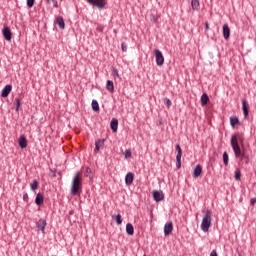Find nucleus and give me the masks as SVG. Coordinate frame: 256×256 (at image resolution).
Instances as JSON below:
<instances>
[{
    "mask_svg": "<svg viewBox=\"0 0 256 256\" xmlns=\"http://www.w3.org/2000/svg\"><path fill=\"white\" fill-rule=\"evenodd\" d=\"M81 189H83V176L78 172L72 179L71 195H81Z\"/></svg>",
    "mask_w": 256,
    "mask_h": 256,
    "instance_id": "nucleus-1",
    "label": "nucleus"
},
{
    "mask_svg": "<svg viewBox=\"0 0 256 256\" xmlns=\"http://www.w3.org/2000/svg\"><path fill=\"white\" fill-rule=\"evenodd\" d=\"M212 216H213V212H211V210H206L201 223V229L202 231H204V233H207V231H209V227H211Z\"/></svg>",
    "mask_w": 256,
    "mask_h": 256,
    "instance_id": "nucleus-2",
    "label": "nucleus"
},
{
    "mask_svg": "<svg viewBox=\"0 0 256 256\" xmlns=\"http://www.w3.org/2000/svg\"><path fill=\"white\" fill-rule=\"evenodd\" d=\"M231 147H232L236 157H238V158L241 157V159H243V157H245V154H243L241 152V147L239 146L237 135H232V137H231Z\"/></svg>",
    "mask_w": 256,
    "mask_h": 256,
    "instance_id": "nucleus-3",
    "label": "nucleus"
},
{
    "mask_svg": "<svg viewBox=\"0 0 256 256\" xmlns=\"http://www.w3.org/2000/svg\"><path fill=\"white\" fill-rule=\"evenodd\" d=\"M154 55L156 57V64L158 65V67H162L163 63H165V57H163V53L160 52L159 49H155Z\"/></svg>",
    "mask_w": 256,
    "mask_h": 256,
    "instance_id": "nucleus-4",
    "label": "nucleus"
},
{
    "mask_svg": "<svg viewBox=\"0 0 256 256\" xmlns=\"http://www.w3.org/2000/svg\"><path fill=\"white\" fill-rule=\"evenodd\" d=\"M93 7H97L98 9H103L105 7V1L103 0H86Z\"/></svg>",
    "mask_w": 256,
    "mask_h": 256,
    "instance_id": "nucleus-5",
    "label": "nucleus"
},
{
    "mask_svg": "<svg viewBox=\"0 0 256 256\" xmlns=\"http://www.w3.org/2000/svg\"><path fill=\"white\" fill-rule=\"evenodd\" d=\"M154 201L159 203V201H163L165 199V194H163V191H157L155 190L153 192Z\"/></svg>",
    "mask_w": 256,
    "mask_h": 256,
    "instance_id": "nucleus-6",
    "label": "nucleus"
},
{
    "mask_svg": "<svg viewBox=\"0 0 256 256\" xmlns=\"http://www.w3.org/2000/svg\"><path fill=\"white\" fill-rule=\"evenodd\" d=\"M2 33H3V37L6 41H11L12 33H11V29H9V27H4L2 30Z\"/></svg>",
    "mask_w": 256,
    "mask_h": 256,
    "instance_id": "nucleus-7",
    "label": "nucleus"
},
{
    "mask_svg": "<svg viewBox=\"0 0 256 256\" xmlns=\"http://www.w3.org/2000/svg\"><path fill=\"white\" fill-rule=\"evenodd\" d=\"M12 89L13 86H11V84L6 85L2 90L1 97H9V94L11 93Z\"/></svg>",
    "mask_w": 256,
    "mask_h": 256,
    "instance_id": "nucleus-8",
    "label": "nucleus"
},
{
    "mask_svg": "<svg viewBox=\"0 0 256 256\" xmlns=\"http://www.w3.org/2000/svg\"><path fill=\"white\" fill-rule=\"evenodd\" d=\"M173 233V222H168L164 226V235H171Z\"/></svg>",
    "mask_w": 256,
    "mask_h": 256,
    "instance_id": "nucleus-9",
    "label": "nucleus"
},
{
    "mask_svg": "<svg viewBox=\"0 0 256 256\" xmlns=\"http://www.w3.org/2000/svg\"><path fill=\"white\" fill-rule=\"evenodd\" d=\"M231 35V29H229V25L228 24H224L223 25V37L224 39L229 40V37Z\"/></svg>",
    "mask_w": 256,
    "mask_h": 256,
    "instance_id": "nucleus-10",
    "label": "nucleus"
},
{
    "mask_svg": "<svg viewBox=\"0 0 256 256\" xmlns=\"http://www.w3.org/2000/svg\"><path fill=\"white\" fill-rule=\"evenodd\" d=\"M18 145L20 149H26L27 148V138L25 136H20L18 139Z\"/></svg>",
    "mask_w": 256,
    "mask_h": 256,
    "instance_id": "nucleus-11",
    "label": "nucleus"
},
{
    "mask_svg": "<svg viewBox=\"0 0 256 256\" xmlns=\"http://www.w3.org/2000/svg\"><path fill=\"white\" fill-rule=\"evenodd\" d=\"M201 173H203V167L200 164H198L193 172L194 179H197V177H201Z\"/></svg>",
    "mask_w": 256,
    "mask_h": 256,
    "instance_id": "nucleus-12",
    "label": "nucleus"
},
{
    "mask_svg": "<svg viewBox=\"0 0 256 256\" xmlns=\"http://www.w3.org/2000/svg\"><path fill=\"white\" fill-rule=\"evenodd\" d=\"M242 110H243L245 119H247V117H249V107L247 106V100L245 99L242 100Z\"/></svg>",
    "mask_w": 256,
    "mask_h": 256,
    "instance_id": "nucleus-13",
    "label": "nucleus"
},
{
    "mask_svg": "<svg viewBox=\"0 0 256 256\" xmlns=\"http://www.w3.org/2000/svg\"><path fill=\"white\" fill-rule=\"evenodd\" d=\"M133 179H135V175L132 172L127 173L125 176L126 185H132Z\"/></svg>",
    "mask_w": 256,
    "mask_h": 256,
    "instance_id": "nucleus-14",
    "label": "nucleus"
},
{
    "mask_svg": "<svg viewBox=\"0 0 256 256\" xmlns=\"http://www.w3.org/2000/svg\"><path fill=\"white\" fill-rule=\"evenodd\" d=\"M110 127L114 133H116L118 127H119V121L117 119H112L110 122Z\"/></svg>",
    "mask_w": 256,
    "mask_h": 256,
    "instance_id": "nucleus-15",
    "label": "nucleus"
},
{
    "mask_svg": "<svg viewBox=\"0 0 256 256\" xmlns=\"http://www.w3.org/2000/svg\"><path fill=\"white\" fill-rule=\"evenodd\" d=\"M47 226V222L43 219H40L37 222L38 231H45V227Z\"/></svg>",
    "mask_w": 256,
    "mask_h": 256,
    "instance_id": "nucleus-16",
    "label": "nucleus"
},
{
    "mask_svg": "<svg viewBox=\"0 0 256 256\" xmlns=\"http://www.w3.org/2000/svg\"><path fill=\"white\" fill-rule=\"evenodd\" d=\"M56 24L60 29H65V20H63V17L61 16L57 17Z\"/></svg>",
    "mask_w": 256,
    "mask_h": 256,
    "instance_id": "nucleus-17",
    "label": "nucleus"
},
{
    "mask_svg": "<svg viewBox=\"0 0 256 256\" xmlns=\"http://www.w3.org/2000/svg\"><path fill=\"white\" fill-rule=\"evenodd\" d=\"M103 143H105V140H101V139L95 142V149H94L95 153H99V149L103 147Z\"/></svg>",
    "mask_w": 256,
    "mask_h": 256,
    "instance_id": "nucleus-18",
    "label": "nucleus"
},
{
    "mask_svg": "<svg viewBox=\"0 0 256 256\" xmlns=\"http://www.w3.org/2000/svg\"><path fill=\"white\" fill-rule=\"evenodd\" d=\"M106 89H107V91H109L110 93H113V91H115V85L113 84V81H111V80H108V81H107Z\"/></svg>",
    "mask_w": 256,
    "mask_h": 256,
    "instance_id": "nucleus-19",
    "label": "nucleus"
},
{
    "mask_svg": "<svg viewBox=\"0 0 256 256\" xmlns=\"http://www.w3.org/2000/svg\"><path fill=\"white\" fill-rule=\"evenodd\" d=\"M208 103H209V96L206 93L202 94L201 96L202 107H205V105H207Z\"/></svg>",
    "mask_w": 256,
    "mask_h": 256,
    "instance_id": "nucleus-20",
    "label": "nucleus"
},
{
    "mask_svg": "<svg viewBox=\"0 0 256 256\" xmlns=\"http://www.w3.org/2000/svg\"><path fill=\"white\" fill-rule=\"evenodd\" d=\"M126 233H127V235H134L135 229L133 228V224L128 223L126 225Z\"/></svg>",
    "mask_w": 256,
    "mask_h": 256,
    "instance_id": "nucleus-21",
    "label": "nucleus"
},
{
    "mask_svg": "<svg viewBox=\"0 0 256 256\" xmlns=\"http://www.w3.org/2000/svg\"><path fill=\"white\" fill-rule=\"evenodd\" d=\"M191 7L194 11H199L200 9L199 0H191Z\"/></svg>",
    "mask_w": 256,
    "mask_h": 256,
    "instance_id": "nucleus-22",
    "label": "nucleus"
},
{
    "mask_svg": "<svg viewBox=\"0 0 256 256\" xmlns=\"http://www.w3.org/2000/svg\"><path fill=\"white\" fill-rule=\"evenodd\" d=\"M43 201H44L43 194L38 193L35 199L36 205H43Z\"/></svg>",
    "mask_w": 256,
    "mask_h": 256,
    "instance_id": "nucleus-23",
    "label": "nucleus"
},
{
    "mask_svg": "<svg viewBox=\"0 0 256 256\" xmlns=\"http://www.w3.org/2000/svg\"><path fill=\"white\" fill-rule=\"evenodd\" d=\"M183 153H177L176 155V167L177 169H181V157Z\"/></svg>",
    "mask_w": 256,
    "mask_h": 256,
    "instance_id": "nucleus-24",
    "label": "nucleus"
},
{
    "mask_svg": "<svg viewBox=\"0 0 256 256\" xmlns=\"http://www.w3.org/2000/svg\"><path fill=\"white\" fill-rule=\"evenodd\" d=\"M230 125L235 127V125H239V118L232 116L230 117Z\"/></svg>",
    "mask_w": 256,
    "mask_h": 256,
    "instance_id": "nucleus-25",
    "label": "nucleus"
},
{
    "mask_svg": "<svg viewBox=\"0 0 256 256\" xmlns=\"http://www.w3.org/2000/svg\"><path fill=\"white\" fill-rule=\"evenodd\" d=\"M112 219H115L117 225H121V223H123V218L121 217V214L113 215Z\"/></svg>",
    "mask_w": 256,
    "mask_h": 256,
    "instance_id": "nucleus-26",
    "label": "nucleus"
},
{
    "mask_svg": "<svg viewBox=\"0 0 256 256\" xmlns=\"http://www.w3.org/2000/svg\"><path fill=\"white\" fill-rule=\"evenodd\" d=\"M39 187V182L37 180H34L31 184H30V188L32 191H37Z\"/></svg>",
    "mask_w": 256,
    "mask_h": 256,
    "instance_id": "nucleus-27",
    "label": "nucleus"
},
{
    "mask_svg": "<svg viewBox=\"0 0 256 256\" xmlns=\"http://www.w3.org/2000/svg\"><path fill=\"white\" fill-rule=\"evenodd\" d=\"M223 161H224V165L226 166L229 165V154H227V152L223 153Z\"/></svg>",
    "mask_w": 256,
    "mask_h": 256,
    "instance_id": "nucleus-28",
    "label": "nucleus"
},
{
    "mask_svg": "<svg viewBox=\"0 0 256 256\" xmlns=\"http://www.w3.org/2000/svg\"><path fill=\"white\" fill-rule=\"evenodd\" d=\"M92 109L93 111H99V103L97 102V100L92 101Z\"/></svg>",
    "mask_w": 256,
    "mask_h": 256,
    "instance_id": "nucleus-29",
    "label": "nucleus"
},
{
    "mask_svg": "<svg viewBox=\"0 0 256 256\" xmlns=\"http://www.w3.org/2000/svg\"><path fill=\"white\" fill-rule=\"evenodd\" d=\"M234 179H236V181H239L241 179V171L240 170L235 171Z\"/></svg>",
    "mask_w": 256,
    "mask_h": 256,
    "instance_id": "nucleus-30",
    "label": "nucleus"
},
{
    "mask_svg": "<svg viewBox=\"0 0 256 256\" xmlns=\"http://www.w3.org/2000/svg\"><path fill=\"white\" fill-rule=\"evenodd\" d=\"M48 5H52V7H57V0H46Z\"/></svg>",
    "mask_w": 256,
    "mask_h": 256,
    "instance_id": "nucleus-31",
    "label": "nucleus"
},
{
    "mask_svg": "<svg viewBox=\"0 0 256 256\" xmlns=\"http://www.w3.org/2000/svg\"><path fill=\"white\" fill-rule=\"evenodd\" d=\"M15 103H16V111H19V107H21V100L19 98H16Z\"/></svg>",
    "mask_w": 256,
    "mask_h": 256,
    "instance_id": "nucleus-32",
    "label": "nucleus"
},
{
    "mask_svg": "<svg viewBox=\"0 0 256 256\" xmlns=\"http://www.w3.org/2000/svg\"><path fill=\"white\" fill-rule=\"evenodd\" d=\"M112 75L113 77H117L119 79V71H117V69L115 68L112 69Z\"/></svg>",
    "mask_w": 256,
    "mask_h": 256,
    "instance_id": "nucleus-33",
    "label": "nucleus"
},
{
    "mask_svg": "<svg viewBox=\"0 0 256 256\" xmlns=\"http://www.w3.org/2000/svg\"><path fill=\"white\" fill-rule=\"evenodd\" d=\"M33 5H35V0H27V6L29 8L33 7Z\"/></svg>",
    "mask_w": 256,
    "mask_h": 256,
    "instance_id": "nucleus-34",
    "label": "nucleus"
},
{
    "mask_svg": "<svg viewBox=\"0 0 256 256\" xmlns=\"http://www.w3.org/2000/svg\"><path fill=\"white\" fill-rule=\"evenodd\" d=\"M124 157H125L126 159H129V157H131V150H126V151L124 152Z\"/></svg>",
    "mask_w": 256,
    "mask_h": 256,
    "instance_id": "nucleus-35",
    "label": "nucleus"
},
{
    "mask_svg": "<svg viewBox=\"0 0 256 256\" xmlns=\"http://www.w3.org/2000/svg\"><path fill=\"white\" fill-rule=\"evenodd\" d=\"M121 49H122L123 53H126V51H127V44L125 42H123L121 44Z\"/></svg>",
    "mask_w": 256,
    "mask_h": 256,
    "instance_id": "nucleus-36",
    "label": "nucleus"
},
{
    "mask_svg": "<svg viewBox=\"0 0 256 256\" xmlns=\"http://www.w3.org/2000/svg\"><path fill=\"white\" fill-rule=\"evenodd\" d=\"M165 104L167 105V107H171L172 103H171V100L169 99H165Z\"/></svg>",
    "mask_w": 256,
    "mask_h": 256,
    "instance_id": "nucleus-37",
    "label": "nucleus"
},
{
    "mask_svg": "<svg viewBox=\"0 0 256 256\" xmlns=\"http://www.w3.org/2000/svg\"><path fill=\"white\" fill-rule=\"evenodd\" d=\"M176 151L177 153H183V151L181 150V146L179 144L176 145Z\"/></svg>",
    "mask_w": 256,
    "mask_h": 256,
    "instance_id": "nucleus-38",
    "label": "nucleus"
},
{
    "mask_svg": "<svg viewBox=\"0 0 256 256\" xmlns=\"http://www.w3.org/2000/svg\"><path fill=\"white\" fill-rule=\"evenodd\" d=\"M23 200L24 201H29V195L27 193H24Z\"/></svg>",
    "mask_w": 256,
    "mask_h": 256,
    "instance_id": "nucleus-39",
    "label": "nucleus"
},
{
    "mask_svg": "<svg viewBox=\"0 0 256 256\" xmlns=\"http://www.w3.org/2000/svg\"><path fill=\"white\" fill-rule=\"evenodd\" d=\"M255 203H256V198H251L250 205H255Z\"/></svg>",
    "mask_w": 256,
    "mask_h": 256,
    "instance_id": "nucleus-40",
    "label": "nucleus"
},
{
    "mask_svg": "<svg viewBox=\"0 0 256 256\" xmlns=\"http://www.w3.org/2000/svg\"><path fill=\"white\" fill-rule=\"evenodd\" d=\"M210 256H217V250H213V251L210 253Z\"/></svg>",
    "mask_w": 256,
    "mask_h": 256,
    "instance_id": "nucleus-41",
    "label": "nucleus"
},
{
    "mask_svg": "<svg viewBox=\"0 0 256 256\" xmlns=\"http://www.w3.org/2000/svg\"><path fill=\"white\" fill-rule=\"evenodd\" d=\"M205 29H206V31L209 29V23L208 22L205 23Z\"/></svg>",
    "mask_w": 256,
    "mask_h": 256,
    "instance_id": "nucleus-42",
    "label": "nucleus"
},
{
    "mask_svg": "<svg viewBox=\"0 0 256 256\" xmlns=\"http://www.w3.org/2000/svg\"><path fill=\"white\" fill-rule=\"evenodd\" d=\"M86 172H87V173H90V172H91V168H87V169H86Z\"/></svg>",
    "mask_w": 256,
    "mask_h": 256,
    "instance_id": "nucleus-43",
    "label": "nucleus"
},
{
    "mask_svg": "<svg viewBox=\"0 0 256 256\" xmlns=\"http://www.w3.org/2000/svg\"><path fill=\"white\" fill-rule=\"evenodd\" d=\"M144 256H147V255H144Z\"/></svg>",
    "mask_w": 256,
    "mask_h": 256,
    "instance_id": "nucleus-44",
    "label": "nucleus"
}]
</instances>
